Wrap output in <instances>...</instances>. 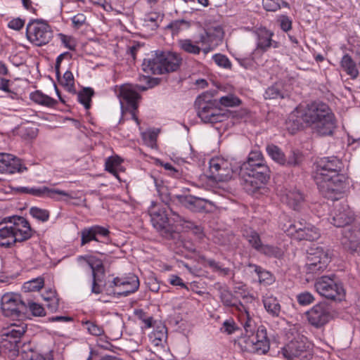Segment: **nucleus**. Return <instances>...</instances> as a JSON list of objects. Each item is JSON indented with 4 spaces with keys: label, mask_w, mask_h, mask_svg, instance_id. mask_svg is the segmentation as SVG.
<instances>
[{
    "label": "nucleus",
    "mask_w": 360,
    "mask_h": 360,
    "mask_svg": "<svg viewBox=\"0 0 360 360\" xmlns=\"http://www.w3.org/2000/svg\"><path fill=\"white\" fill-rule=\"evenodd\" d=\"M88 265L91 269L92 278H99L100 275H105V268L101 259L92 257L88 260Z\"/></svg>",
    "instance_id": "nucleus-39"
},
{
    "label": "nucleus",
    "mask_w": 360,
    "mask_h": 360,
    "mask_svg": "<svg viewBox=\"0 0 360 360\" xmlns=\"http://www.w3.org/2000/svg\"><path fill=\"white\" fill-rule=\"evenodd\" d=\"M120 164V160L116 157H109L105 161V169L111 174H116V167Z\"/></svg>",
    "instance_id": "nucleus-56"
},
{
    "label": "nucleus",
    "mask_w": 360,
    "mask_h": 360,
    "mask_svg": "<svg viewBox=\"0 0 360 360\" xmlns=\"http://www.w3.org/2000/svg\"><path fill=\"white\" fill-rule=\"evenodd\" d=\"M44 278L39 276L36 278L25 282L23 285V290L25 292L32 291H38L44 287Z\"/></svg>",
    "instance_id": "nucleus-44"
},
{
    "label": "nucleus",
    "mask_w": 360,
    "mask_h": 360,
    "mask_svg": "<svg viewBox=\"0 0 360 360\" xmlns=\"http://www.w3.org/2000/svg\"><path fill=\"white\" fill-rule=\"evenodd\" d=\"M256 37V48L252 55L262 54L267 51L271 46L278 47V43L272 39L274 32L265 27H260L255 31Z\"/></svg>",
    "instance_id": "nucleus-17"
},
{
    "label": "nucleus",
    "mask_w": 360,
    "mask_h": 360,
    "mask_svg": "<svg viewBox=\"0 0 360 360\" xmlns=\"http://www.w3.org/2000/svg\"><path fill=\"white\" fill-rule=\"evenodd\" d=\"M243 180L241 182L244 190L250 193L253 194L261 188L266 181L259 180V178H256L249 174H245V176L241 175Z\"/></svg>",
    "instance_id": "nucleus-28"
},
{
    "label": "nucleus",
    "mask_w": 360,
    "mask_h": 360,
    "mask_svg": "<svg viewBox=\"0 0 360 360\" xmlns=\"http://www.w3.org/2000/svg\"><path fill=\"white\" fill-rule=\"evenodd\" d=\"M210 37V34L205 32V34H200L199 41L195 43L189 39H179L178 40V46L181 50L187 53L198 55L201 51V48L198 44L199 43L202 45L208 44Z\"/></svg>",
    "instance_id": "nucleus-22"
},
{
    "label": "nucleus",
    "mask_w": 360,
    "mask_h": 360,
    "mask_svg": "<svg viewBox=\"0 0 360 360\" xmlns=\"http://www.w3.org/2000/svg\"><path fill=\"white\" fill-rule=\"evenodd\" d=\"M30 214L34 217L41 221H46L49 218V212L46 210L40 209L37 207H32L30 210Z\"/></svg>",
    "instance_id": "nucleus-53"
},
{
    "label": "nucleus",
    "mask_w": 360,
    "mask_h": 360,
    "mask_svg": "<svg viewBox=\"0 0 360 360\" xmlns=\"http://www.w3.org/2000/svg\"><path fill=\"white\" fill-rule=\"evenodd\" d=\"M310 349V343L306 338H301L290 341L283 349V356L288 360L295 357L307 358Z\"/></svg>",
    "instance_id": "nucleus-15"
},
{
    "label": "nucleus",
    "mask_w": 360,
    "mask_h": 360,
    "mask_svg": "<svg viewBox=\"0 0 360 360\" xmlns=\"http://www.w3.org/2000/svg\"><path fill=\"white\" fill-rule=\"evenodd\" d=\"M354 220L353 214L342 205L336 206L328 221L336 227H345Z\"/></svg>",
    "instance_id": "nucleus-21"
},
{
    "label": "nucleus",
    "mask_w": 360,
    "mask_h": 360,
    "mask_svg": "<svg viewBox=\"0 0 360 360\" xmlns=\"http://www.w3.org/2000/svg\"><path fill=\"white\" fill-rule=\"evenodd\" d=\"M151 222L153 227L166 239H175L179 236L174 230L171 221L168 217V208L156 207L150 211Z\"/></svg>",
    "instance_id": "nucleus-6"
},
{
    "label": "nucleus",
    "mask_w": 360,
    "mask_h": 360,
    "mask_svg": "<svg viewBox=\"0 0 360 360\" xmlns=\"http://www.w3.org/2000/svg\"><path fill=\"white\" fill-rule=\"evenodd\" d=\"M198 116L204 123L214 124L221 122L229 117V112L217 106V103L211 105L199 104L195 108Z\"/></svg>",
    "instance_id": "nucleus-10"
},
{
    "label": "nucleus",
    "mask_w": 360,
    "mask_h": 360,
    "mask_svg": "<svg viewBox=\"0 0 360 360\" xmlns=\"http://www.w3.org/2000/svg\"><path fill=\"white\" fill-rule=\"evenodd\" d=\"M217 94L216 90L205 92L198 96L195 101V108L199 107V104L203 103L204 105H211L217 103V99H214L213 97Z\"/></svg>",
    "instance_id": "nucleus-43"
},
{
    "label": "nucleus",
    "mask_w": 360,
    "mask_h": 360,
    "mask_svg": "<svg viewBox=\"0 0 360 360\" xmlns=\"http://www.w3.org/2000/svg\"><path fill=\"white\" fill-rule=\"evenodd\" d=\"M44 299L46 301L51 302L47 304L48 308L51 311H56L58 308V298L57 297L56 292L51 289L46 292V295H44Z\"/></svg>",
    "instance_id": "nucleus-48"
},
{
    "label": "nucleus",
    "mask_w": 360,
    "mask_h": 360,
    "mask_svg": "<svg viewBox=\"0 0 360 360\" xmlns=\"http://www.w3.org/2000/svg\"><path fill=\"white\" fill-rule=\"evenodd\" d=\"M340 65L343 70L345 71L352 79H356L358 77L359 70L356 68V63L349 54L343 56Z\"/></svg>",
    "instance_id": "nucleus-33"
},
{
    "label": "nucleus",
    "mask_w": 360,
    "mask_h": 360,
    "mask_svg": "<svg viewBox=\"0 0 360 360\" xmlns=\"http://www.w3.org/2000/svg\"><path fill=\"white\" fill-rule=\"evenodd\" d=\"M27 309H29L33 316H45V309L42 305L34 302L31 300H28L26 302Z\"/></svg>",
    "instance_id": "nucleus-54"
},
{
    "label": "nucleus",
    "mask_w": 360,
    "mask_h": 360,
    "mask_svg": "<svg viewBox=\"0 0 360 360\" xmlns=\"http://www.w3.org/2000/svg\"><path fill=\"white\" fill-rule=\"evenodd\" d=\"M219 297L223 305L226 307L234 308L240 311L245 310V306L228 288H221L220 290Z\"/></svg>",
    "instance_id": "nucleus-25"
},
{
    "label": "nucleus",
    "mask_w": 360,
    "mask_h": 360,
    "mask_svg": "<svg viewBox=\"0 0 360 360\" xmlns=\"http://www.w3.org/2000/svg\"><path fill=\"white\" fill-rule=\"evenodd\" d=\"M266 150L273 160L283 165L285 155L280 148L276 145L270 144L266 146Z\"/></svg>",
    "instance_id": "nucleus-40"
},
{
    "label": "nucleus",
    "mask_w": 360,
    "mask_h": 360,
    "mask_svg": "<svg viewBox=\"0 0 360 360\" xmlns=\"http://www.w3.org/2000/svg\"><path fill=\"white\" fill-rule=\"evenodd\" d=\"M236 60L245 69H252L255 68V62L253 57L238 58Z\"/></svg>",
    "instance_id": "nucleus-59"
},
{
    "label": "nucleus",
    "mask_w": 360,
    "mask_h": 360,
    "mask_svg": "<svg viewBox=\"0 0 360 360\" xmlns=\"http://www.w3.org/2000/svg\"><path fill=\"white\" fill-rule=\"evenodd\" d=\"M263 0V4L265 9L269 11H276L281 8L279 0Z\"/></svg>",
    "instance_id": "nucleus-60"
},
{
    "label": "nucleus",
    "mask_w": 360,
    "mask_h": 360,
    "mask_svg": "<svg viewBox=\"0 0 360 360\" xmlns=\"http://www.w3.org/2000/svg\"><path fill=\"white\" fill-rule=\"evenodd\" d=\"M238 345L243 352L259 354L257 345L255 342L254 334H242L238 339Z\"/></svg>",
    "instance_id": "nucleus-29"
},
{
    "label": "nucleus",
    "mask_w": 360,
    "mask_h": 360,
    "mask_svg": "<svg viewBox=\"0 0 360 360\" xmlns=\"http://www.w3.org/2000/svg\"><path fill=\"white\" fill-rule=\"evenodd\" d=\"M307 259L306 271L307 274H311L323 271L330 262L328 253L321 248L311 250V252H308Z\"/></svg>",
    "instance_id": "nucleus-11"
},
{
    "label": "nucleus",
    "mask_w": 360,
    "mask_h": 360,
    "mask_svg": "<svg viewBox=\"0 0 360 360\" xmlns=\"http://www.w3.org/2000/svg\"><path fill=\"white\" fill-rule=\"evenodd\" d=\"M269 167L263 162L258 163V165L251 167L248 171L245 172V174H249L256 178H259V180L265 181H267L269 178Z\"/></svg>",
    "instance_id": "nucleus-34"
},
{
    "label": "nucleus",
    "mask_w": 360,
    "mask_h": 360,
    "mask_svg": "<svg viewBox=\"0 0 360 360\" xmlns=\"http://www.w3.org/2000/svg\"><path fill=\"white\" fill-rule=\"evenodd\" d=\"M122 286H129V288L123 290H113V294L117 295V297L128 296L129 295L134 293L139 289V278L134 274H131L128 277L125 278L116 277L112 280V283L110 284V288H120Z\"/></svg>",
    "instance_id": "nucleus-18"
},
{
    "label": "nucleus",
    "mask_w": 360,
    "mask_h": 360,
    "mask_svg": "<svg viewBox=\"0 0 360 360\" xmlns=\"http://www.w3.org/2000/svg\"><path fill=\"white\" fill-rule=\"evenodd\" d=\"M29 194L37 197L46 196L56 200H58V198L56 197L57 195L70 197L69 193L64 191L52 189L46 186H42L39 188H30L29 190Z\"/></svg>",
    "instance_id": "nucleus-27"
},
{
    "label": "nucleus",
    "mask_w": 360,
    "mask_h": 360,
    "mask_svg": "<svg viewBox=\"0 0 360 360\" xmlns=\"http://www.w3.org/2000/svg\"><path fill=\"white\" fill-rule=\"evenodd\" d=\"M60 83L62 85L67 86L69 90L74 86V77L71 71L67 70L64 73Z\"/></svg>",
    "instance_id": "nucleus-57"
},
{
    "label": "nucleus",
    "mask_w": 360,
    "mask_h": 360,
    "mask_svg": "<svg viewBox=\"0 0 360 360\" xmlns=\"http://www.w3.org/2000/svg\"><path fill=\"white\" fill-rule=\"evenodd\" d=\"M243 236L246 238L252 248L257 251L262 244L258 233L251 229H245L243 233Z\"/></svg>",
    "instance_id": "nucleus-41"
},
{
    "label": "nucleus",
    "mask_w": 360,
    "mask_h": 360,
    "mask_svg": "<svg viewBox=\"0 0 360 360\" xmlns=\"http://www.w3.org/2000/svg\"><path fill=\"white\" fill-rule=\"evenodd\" d=\"M254 339L258 347L259 354H264L269 352L270 341L264 326H261L258 328L256 334L254 333Z\"/></svg>",
    "instance_id": "nucleus-26"
},
{
    "label": "nucleus",
    "mask_w": 360,
    "mask_h": 360,
    "mask_svg": "<svg viewBox=\"0 0 360 360\" xmlns=\"http://www.w3.org/2000/svg\"><path fill=\"white\" fill-rule=\"evenodd\" d=\"M240 103V99L233 95L222 96L219 100H217L218 107H219V105L225 107H234L239 105Z\"/></svg>",
    "instance_id": "nucleus-49"
},
{
    "label": "nucleus",
    "mask_w": 360,
    "mask_h": 360,
    "mask_svg": "<svg viewBox=\"0 0 360 360\" xmlns=\"http://www.w3.org/2000/svg\"><path fill=\"white\" fill-rule=\"evenodd\" d=\"M315 288L321 296L331 300H341L344 290L341 283L336 281L334 275L323 276L316 280Z\"/></svg>",
    "instance_id": "nucleus-8"
},
{
    "label": "nucleus",
    "mask_w": 360,
    "mask_h": 360,
    "mask_svg": "<svg viewBox=\"0 0 360 360\" xmlns=\"http://www.w3.org/2000/svg\"><path fill=\"white\" fill-rule=\"evenodd\" d=\"M305 124L321 136L332 135L336 127L334 114L329 106L323 102H312L302 109Z\"/></svg>",
    "instance_id": "nucleus-2"
},
{
    "label": "nucleus",
    "mask_w": 360,
    "mask_h": 360,
    "mask_svg": "<svg viewBox=\"0 0 360 360\" xmlns=\"http://www.w3.org/2000/svg\"><path fill=\"white\" fill-rule=\"evenodd\" d=\"M119 96L122 112L124 110L129 111L132 118L137 124H139V119L136 115V110L138 108L137 101L140 98L139 94L131 89L122 88Z\"/></svg>",
    "instance_id": "nucleus-16"
},
{
    "label": "nucleus",
    "mask_w": 360,
    "mask_h": 360,
    "mask_svg": "<svg viewBox=\"0 0 360 360\" xmlns=\"http://www.w3.org/2000/svg\"><path fill=\"white\" fill-rule=\"evenodd\" d=\"M286 231L298 240L314 241L320 237L319 230L305 221H298L290 224Z\"/></svg>",
    "instance_id": "nucleus-12"
},
{
    "label": "nucleus",
    "mask_w": 360,
    "mask_h": 360,
    "mask_svg": "<svg viewBox=\"0 0 360 360\" xmlns=\"http://www.w3.org/2000/svg\"><path fill=\"white\" fill-rule=\"evenodd\" d=\"M307 320L312 327L320 329L333 319L332 308L326 302H320L305 313Z\"/></svg>",
    "instance_id": "nucleus-7"
},
{
    "label": "nucleus",
    "mask_w": 360,
    "mask_h": 360,
    "mask_svg": "<svg viewBox=\"0 0 360 360\" xmlns=\"http://www.w3.org/2000/svg\"><path fill=\"white\" fill-rule=\"evenodd\" d=\"M302 109L297 108L292 111L287 121L288 128L292 133H295L304 127L303 124L305 123L302 119Z\"/></svg>",
    "instance_id": "nucleus-30"
},
{
    "label": "nucleus",
    "mask_w": 360,
    "mask_h": 360,
    "mask_svg": "<svg viewBox=\"0 0 360 360\" xmlns=\"http://www.w3.org/2000/svg\"><path fill=\"white\" fill-rule=\"evenodd\" d=\"M81 234V245L83 246L92 240L99 241L97 238L96 233L93 226L85 228L80 232Z\"/></svg>",
    "instance_id": "nucleus-47"
},
{
    "label": "nucleus",
    "mask_w": 360,
    "mask_h": 360,
    "mask_svg": "<svg viewBox=\"0 0 360 360\" xmlns=\"http://www.w3.org/2000/svg\"><path fill=\"white\" fill-rule=\"evenodd\" d=\"M34 231L22 217L12 216L0 222V246L8 248L17 242L30 238Z\"/></svg>",
    "instance_id": "nucleus-3"
},
{
    "label": "nucleus",
    "mask_w": 360,
    "mask_h": 360,
    "mask_svg": "<svg viewBox=\"0 0 360 360\" xmlns=\"http://www.w3.org/2000/svg\"><path fill=\"white\" fill-rule=\"evenodd\" d=\"M26 36L30 42L41 46L47 44L53 38L51 26L46 20L34 19L30 21L26 28Z\"/></svg>",
    "instance_id": "nucleus-5"
},
{
    "label": "nucleus",
    "mask_w": 360,
    "mask_h": 360,
    "mask_svg": "<svg viewBox=\"0 0 360 360\" xmlns=\"http://www.w3.org/2000/svg\"><path fill=\"white\" fill-rule=\"evenodd\" d=\"M210 178L216 181H226L231 178V164L223 158H214L210 161Z\"/></svg>",
    "instance_id": "nucleus-13"
},
{
    "label": "nucleus",
    "mask_w": 360,
    "mask_h": 360,
    "mask_svg": "<svg viewBox=\"0 0 360 360\" xmlns=\"http://www.w3.org/2000/svg\"><path fill=\"white\" fill-rule=\"evenodd\" d=\"M25 25V20L20 18H15L8 22V27L15 30H20Z\"/></svg>",
    "instance_id": "nucleus-64"
},
{
    "label": "nucleus",
    "mask_w": 360,
    "mask_h": 360,
    "mask_svg": "<svg viewBox=\"0 0 360 360\" xmlns=\"http://www.w3.org/2000/svg\"><path fill=\"white\" fill-rule=\"evenodd\" d=\"M170 211L173 215L172 220L174 223H178L179 225L182 226L184 229L193 230L195 234L202 232V229L200 226L195 224L193 221L189 220L188 219L179 215L178 213L173 212L172 210H170Z\"/></svg>",
    "instance_id": "nucleus-32"
},
{
    "label": "nucleus",
    "mask_w": 360,
    "mask_h": 360,
    "mask_svg": "<svg viewBox=\"0 0 360 360\" xmlns=\"http://www.w3.org/2000/svg\"><path fill=\"white\" fill-rule=\"evenodd\" d=\"M94 91L90 87H85L78 93V101L84 105V108L88 110L91 107V97L94 96Z\"/></svg>",
    "instance_id": "nucleus-42"
},
{
    "label": "nucleus",
    "mask_w": 360,
    "mask_h": 360,
    "mask_svg": "<svg viewBox=\"0 0 360 360\" xmlns=\"http://www.w3.org/2000/svg\"><path fill=\"white\" fill-rule=\"evenodd\" d=\"M207 264L213 269L214 271L219 273L222 276H228L231 272L230 268L223 267L219 262L215 260L209 259L206 260Z\"/></svg>",
    "instance_id": "nucleus-51"
},
{
    "label": "nucleus",
    "mask_w": 360,
    "mask_h": 360,
    "mask_svg": "<svg viewBox=\"0 0 360 360\" xmlns=\"http://www.w3.org/2000/svg\"><path fill=\"white\" fill-rule=\"evenodd\" d=\"M278 22L280 23L281 29L287 32L292 29V20L287 15H281Z\"/></svg>",
    "instance_id": "nucleus-58"
},
{
    "label": "nucleus",
    "mask_w": 360,
    "mask_h": 360,
    "mask_svg": "<svg viewBox=\"0 0 360 360\" xmlns=\"http://www.w3.org/2000/svg\"><path fill=\"white\" fill-rule=\"evenodd\" d=\"M174 198L179 203L193 212H209L208 207L214 205L210 200L192 195H176Z\"/></svg>",
    "instance_id": "nucleus-14"
},
{
    "label": "nucleus",
    "mask_w": 360,
    "mask_h": 360,
    "mask_svg": "<svg viewBox=\"0 0 360 360\" xmlns=\"http://www.w3.org/2000/svg\"><path fill=\"white\" fill-rule=\"evenodd\" d=\"M257 276L260 283L269 284L272 281L271 273L263 269H261Z\"/></svg>",
    "instance_id": "nucleus-61"
},
{
    "label": "nucleus",
    "mask_w": 360,
    "mask_h": 360,
    "mask_svg": "<svg viewBox=\"0 0 360 360\" xmlns=\"http://www.w3.org/2000/svg\"><path fill=\"white\" fill-rule=\"evenodd\" d=\"M1 306L3 314L12 319H22L27 312L26 302L17 295L5 294L1 297Z\"/></svg>",
    "instance_id": "nucleus-9"
},
{
    "label": "nucleus",
    "mask_w": 360,
    "mask_h": 360,
    "mask_svg": "<svg viewBox=\"0 0 360 360\" xmlns=\"http://www.w3.org/2000/svg\"><path fill=\"white\" fill-rule=\"evenodd\" d=\"M63 44L70 50H75V44L74 43L72 39L63 34H58Z\"/></svg>",
    "instance_id": "nucleus-62"
},
{
    "label": "nucleus",
    "mask_w": 360,
    "mask_h": 360,
    "mask_svg": "<svg viewBox=\"0 0 360 360\" xmlns=\"http://www.w3.org/2000/svg\"><path fill=\"white\" fill-rule=\"evenodd\" d=\"M304 160L302 153L298 150H292L288 157H285L283 166L288 167H300Z\"/></svg>",
    "instance_id": "nucleus-35"
},
{
    "label": "nucleus",
    "mask_w": 360,
    "mask_h": 360,
    "mask_svg": "<svg viewBox=\"0 0 360 360\" xmlns=\"http://www.w3.org/2000/svg\"><path fill=\"white\" fill-rule=\"evenodd\" d=\"M257 251L268 257H278L281 255L279 248L269 245L262 244Z\"/></svg>",
    "instance_id": "nucleus-50"
},
{
    "label": "nucleus",
    "mask_w": 360,
    "mask_h": 360,
    "mask_svg": "<svg viewBox=\"0 0 360 360\" xmlns=\"http://www.w3.org/2000/svg\"><path fill=\"white\" fill-rule=\"evenodd\" d=\"M286 96L285 91H283L281 84L276 83L274 85L268 87L264 93L265 99H276L284 98Z\"/></svg>",
    "instance_id": "nucleus-38"
},
{
    "label": "nucleus",
    "mask_w": 360,
    "mask_h": 360,
    "mask_svg": "<svg viewBox=\"0 0 360 360\" xmlns=\"http://www.w3.org/2000/svg\"><path fill=\"white\" fill-rule=\"evenodd\" d=\"M341 243L344 248L354 253V250L360 245V224L345 227L342 230Z\"/></svg>",
    "instance_id": "nucleus-19"
},
{
    "label": "nucleus",
    "mask_w": 360,
    "mask_h": 360,
    "mask_svg": "<svg viewBox=\"0 0 360 360\" xmlns=\"http://www.w3.org/2000/svg\"><path fill=\"white\" fill-rule=\"evenodd\" d=\"M263 304L266 311L274 317H278L281 311V304L277 298L271 295L263 297Z\"/></svg>",
    "instance_id": "nucleus-31"
},
{
    "label": "nucleus",
    "mask_w": 360,
    "mask_h": 360,
    "mask_svg": "<svg viewBox=\"0 0 360 360\" xmlns=\"http://www.w3.org/2000/svg\"><path fill=\"white\" fill-rule=\"evenodd\" d=\"M181 62L182 58L176 53L156 51L150 58L144 59L142 70L147 74L163 75L176 71Z\"/></svg>",
    "instance_id": "nucleus-4"
},
{
    "label": "nucleus",
    "mask_w": 360,
    "mask_h": 360,
    "mask_svg": "<svg viewBox=\"0 0 360 360\" xmlns=\"http://www.w3.org/2000/svg\"><path fill=\"white\" fill-rule=\"evenodd\" d=\"M163 20V15L158 13H150L144 18L146 26H151L152 30H156L159 27V22Z\"/></svg>",
    "instance_id": "nucleus-46"
},
{
    "label": "nucleus",
    "mask_w": 360,
    "mask_h": 360,
    "mask_svg": "<svg viewBox=\"0 0 360 360\" xmlns=\"http://www.w3.org/2000/svg\"><path fill=\"white\" fill-rule=\"evenodd\" d=\"M30 98L34 103L47 106V107H53L56 103L57 101L50 96L44 94L40 91H36L30 94Z\"/></svg>",
    "instance_id": "nucleus-36"
},
{
    "label": "nucleus",
    "mask_w": 360,
    "mask_h": 360,
    "mask_svg": "<svg viewBox=\"0 0 360 360\" xmlns=\"http://www.w3.org/2000/svg\"><path fill=\"white\" fill-rule=\"evenodd\" d=\"M82 324L85 326V328L92 335L101 336L105 333L103 326H99L96 321H82Z\"/></svg>",
    "instance_id": "nucleus-45"
},
{
    "label": "nucleus",
    "mask_w": 360,
    "mask_h": 360,
    "mask_svg": "<svg viewBox=\"0 0 360 360\" xmlns=\"http://www.w3.org/2000/svg\"><path fill=\"white\" fill-rule=\"evenodd\" d=\"M314 165L312 176L320 193L327 199L338 200L347 180L342 160L334 155L324 157L316 160Z\"/></svg>",
    "instance_id": "nucleus-1"
},
{
    "label": "nucleus",
    "mask_w": 360,
    "mask_h": 360,
    "mask_svg": "<svg viewBox=\"0 0 360 360\" xmlns=\"http://www.w3.org/2000/svg\"><path fill=\"white\" fill-rule=\"evenodd\" d=\"M263 162L261 153L257 151L251 152L249 154L248 161L244 162L240 167V175L245 176V172L248 171L251 167L258 165V163Z\"/></svg>",
    "instance_id": "nucleus-37"
},
{
    "label": "nucleus",
    "mask_w": 360,
    "mask_h": 360,
    "mask_svg": "<svg viewBox=\"0 0 360 360\" xmlns=\"http://www.w3.org/2000/svg\"><path fill=\"white\" fill-rule=\"evenodd\" d=\"M297 300L300 305L307 306L315 300L314 295L309 292H303L297 295Z\"/></svg>",
    "instance_id": "nucleus-55"
},
{
    "label": "nucleus",
    "mask_w": 360,
    "mask_h": 360,
    "mask_svg": "<svg viewBox=\"0 0 360 360\" xmlns=\"http://www.w3.org/2000/svg\"><path fill=\"white\" fill-rule=\"evenodd\" d=\"M282 201L295 210H298L303 203V194L297 188L286 190L282 196Z\"/></svg>",
    "instance_id": "nucleus-24"
},
{
    "label": "nucleus",
    "mask_w": 360,
    "mask_h": 360,
    "mask_svg": "<svg viewBox=\"0 0 360 360\" xmlns=\"http://www.w3.org/2000/svg\"><path fill=\"white\" fill-rule=\"evenodd\" d=\"M155 339L153 342L159 341L162 342L163 340H166L167 338V328L165 327H162L161 329H157L154 332Z\"/></svg>",
    "instance_id": "nucleus-63"
},
{
    "label": "nucleus",
    "mask_w": 360,
    "mask_h": 360,
    "mask_svg": "<svg viewBox=\"0 0 360 360\" xmlns=\"http://www.w3.org/2000/svg\"><path fill=\"white\" fill-rule=\"evenodd\" d=\"M212 58L218 66L227 70L231 69V62L226 56L221 53H217L212 56Z\"/></svg>",
    "instance_id": "nucleus-52"
},
{
    "label": "nucleus",
    "mask_w": 360,
    "mask_h": 360,
    "mask_svg": "<svg viewBox=\"0 0 360 360\" xmlns=\"http://www.w3.org/2000/svg\"><path fill=\"white\" fill-rule=\"evenodd\" d=\"M25 170L27 167L22 165L20 159L9 153H0V173L13 174Z\"/></svg>",
    "instance_id": "nucleus-20"
},
{
    "label": "nucleus",
    "mask_w": 360,
    "mask_h": 360,
    "mask_svg": "<svg viewBox=\"0 0 360 360\" xmlns=\"http://www.w3.org/2000/svg\"><path fill=\"white\" fill-rule=\"evenodd\" d=\"M25 327L24 326H15L14 328L9 329L4 333V342H8L11 344V348L15 350L18 349L20 345V338L25 333Z\"/></svg>",
    "instance_id": "nucleus-23"
}]
</instances>
